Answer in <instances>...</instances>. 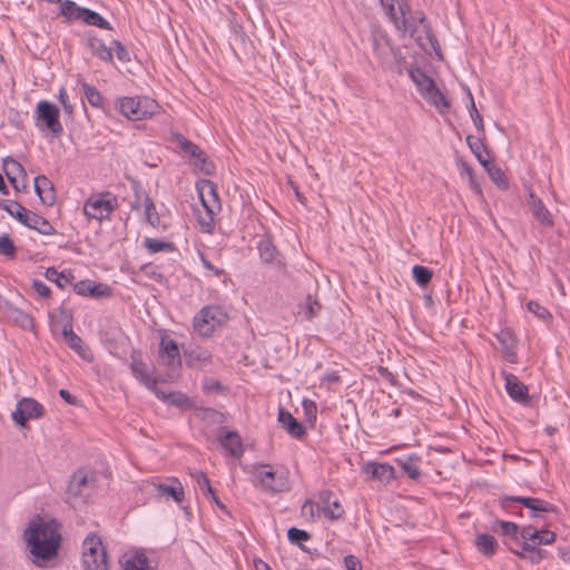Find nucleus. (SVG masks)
I'll return each mask as SVG.
<instances>
[{"mask_svg":"<svg viewBox=\"0 0 570 570\" xmlns=\"http://www.w3.org/2000/svg\"><path fill=\"white\" fill-rule=\"evenodd\" d=\"M32 562L46 567L48 561L56 558L60 548L61 535L57 524L51 522H31L24 531Z\"/></svg>","mask_w":570,"mask_h":570,"instance_id":"nucleus-1","label":"nucleus"},{"mask_svg":"<svg viewBox=\"0 0 570 570\" xmlns=\"http://www.w3.org/2000/svg\"><path fill=\"white\" fill-rule=\"evenodd\" d=\"M0 209L6 210L10 216L30 229L37 230L41 235L56 234L55 227L45 217L24 208L21 204L13 200L0 199Z\"/></svg>","mask_w":570,"mask_h":570,"instance_id":"nucleus-2","label":"nucleus"},{"mask_svg":"<svg viewBox=\"0 0 570 570\" xmlns=\"http://www.w3.org/2000/svg\"><path fill=\"white\" fill-rule=\"evenodd\" d=\"M116 107L122 116L132 121L150 118L160 109L159 104L147 96L119 98Z\"/></svg>","mask_w":570,"mask_h":570,"instance_id":"nucleus-3","label":"nucleus"},{"mask_svg":"<svg viewBox=\"0 0 570 570\" xmlns=\"http://www.w3.org/2000/svg\"><path fill=\"white\" fill-rule=\"evenodd\" d=\"M85 570H109L108 556L99 535L89 533L82 542Z\"/></svg>","mask_w":570,"mask_h":570,"instance_id":"nucleus-4","label":"nucleus"},{"mask_svg":"<svg viewBox=\"0 0 570 570\" xmlns=\"http://www.w3.org/2000/svg\"><path fill=\"white\" fill-rule=\"evenodd\" d=\"M522 504L529 511V517L532 519H543L544 513L556 512L557 507L539 498L531 497H504L501 499V507L512 514L523 515L522 511L517 512L514 505Z\"/></svg>","mask_w":570,"mask_h":570,"instance_id":"nucleus-5","label":"nucleus"},{"mask_svg":"<svg viewBox=\"0 0 570 570\" xmlns=\"http://www.w3.org/2000/svg\"><path fill=\"white\" fill-rule=\"evenodd\" d=\"M228 320L227 313L218 305L204 306L195 316L193 326L196 333L203 337H209L216 326Z\"/></svg>","mask_w":570,"mask_h":570,"instance_id":"nucleus-6","label":"nucleus"},{"mask_svg":"<svg viewBox=\"0 0 570 570\" xmlns=\"http://www.w3.org/2000/svg\"><path fill=\"white\" fill-rule=\"evenodd\" d=\"M267 464H254L249 471L253 475V483L259 485L267 492H284L289 490L287 473L266 471Z\"/></svg>","mask_w":570,"mask_h":570,"instance_id":"nucleus-7","label":"nucleus"},{"mask_svg":"<svg viewBox=\"0 0 570 570\" xmlns=\"http://www.w3.org/2000/svg\"><path fill=\"white\" fill-rule=\"evenodd\" d=\"M35 119L36 126L42 131L47 130L52 138L59 137L63 131L59 108L48 100L37 104Z\"/></svg>","mask_w":570,"mask_h":570,"instance_id":"nucleus-8","label":"nucleus"},{"mask_svg":"<svg viewBox=\"0 0 570 570\" xmlns=\"http://www.w3.org/2000/svg\"><path fill=\"white\" fill-rule=\"evenodd\" d=\"M97 483L96 473L85 469L77 470L70 478L67 493L69 499L85 500L94 492Z\"/></svg>","mask_w":570,"mask_h":570,"instance_id":"nucleus-9","label":"nucleus"},{"mask_svg":"<svg viewBox=\"0 0 570 570\" xmlns=\"http://www.w3.org/2000/svg\"><path fill=\"white\" fill-rule=\"evenodd\" d=\"M117 207V198L110 193H99L90 196L85 205L83 213L87 217L102 220L108 218Z\"/></svg>","mask_w":570,"mask_h":570,"instance_id":"nucleus-10","label":"nucleus"},{"mask_svg":"<svg viewBox=\"0 0 570 570\" xmlns=\"http://www.w3.org/2000/svg\"><path fill=\"white\" fill-rule=\"evenodd\" d=\"M385 14L389 17L395 28L402 32L409 29L410 7L405 0H380Z\"/></svg>","mask_w":570,"mask_h":570,"instance_id":"nucleus-11","label":"nucleus"},{"mask_svg":"<svg viewBox=\"0 0 570 570\" xmlns=\"http://www.w3.org/2000/svg\"><path fill=\"white\" fill-rule=\"evenodd\" d=\"M43 415V406L31 397L21 399L12 412L11 417L16 424L23 428L29 420L39 419Z\"/></svg>","mask_w":570,"mask_h":570,"instance_id":"nucleus-12","label":"nucleus"},{"mask_svg":"<svg viewBox=\"0 0 570 570\" xmlns=\"http://www.w3.org/2000/svg\"><path fill=\"white\" fill-rule=\"evenodd\" d=\"M197 191L202 202L203 207L206 212L212 215H216L220 212L222 205L216 191V186L212 180L204 179L197 183Z\"/></svg>","mask_w":570,"mask_h":570,"instance_id":"nucleus-13","label":"nucleus"},{"mask_svg":"<svg viewBox=\"0 0 570 570\" xmlns=\"http://www.w3.org/2000/svg\"><path fill=\"white\" fill-rule=\"evenodd\" d=\"M119 570H157L144 550H129L118 559Z\"/></svg>","mask_w":570,"mask_h":570,"instance_id":"nucleus-14","label":"nucleus"},{"mask_svg":"<svg viewBox=\"0 0 570 570\" xmlns=\"http://www.w3.org/2000/svg\"><path fill=\"white\" fill-rule=\"evenodd\" d=\"M159 358L169 370H176L181 365L178 344L168 335L161 336L159 345Z\"/></svg>","mask_w":570,"mask_h":570,"instance_id":"nucleus-15","label":"nucleus"},{"mask_svg":"<svg viewBox=\"0 0 570 570\" xmlns=\"http://www.w3.org/2000/svg\"><path fill=\"white\" fill-rule=\"evenodd\" d=\"M257 249L261 261L264 264L272 265L276 269H284L286 263L283 255L277 250L276 246L268 237H263L257 243Z\"/></svg>","mask_w":570,"mask_h":570,"instance_id":"nucleus-16","label":"nucleus"},{"mask_svg":"<svg viewBox=\"0 0 570 570\" xmlns=\"http://www.w3.org/2000/svg\"><path fill=\"white\" fill-rule=\"evenodd\" d=\"M130 368L132 375L141 382L147 389L154 392L157 387V380L151 376L147 364L141 360V354L138 351H132Z\"/></svg>","mask_w":570,"mask_h":570,"instance_id":"nucleus-17","label":"nucleus"},{"mask_svg":"<svg viewBox=\"0 0 570 570\" xmlns=\"http://www.w3.org/2000/svg\"><path fill=\"white\" fill-rule=\"evenodd\" d=\"M333 495V492L330 490H323L318 494V509L332 521L343 518L345 513L340 501L337 499L332 500Z\"/></svg>","mask_w":570,"mask_h":570,"instance_id":"nucleus-18","label":"nucleus"},{"mask_svg":"<svg viewBox=\"0 0 570 570\" xmlns=\"http://www.w3.org/2000/svg\"><path fill=\"white\" fill-rule=\"evenodd\" d=\"M508 395L515 402L525 404L530 401L528 386L514 374L503 373Z\"/></svg>","mask_w":570,"mask_h":570,"instance_id":"nucleus-19","label":"nucleus"},{"mask_svg":"<svg viewBox=\"0 0 570 570\" xmlns=\"http://www.w3.org/2000/svg\"><path fill=\"white\" fill-rule=\"evenodd\" d=\"M186 364L191 368H205L213 363L212 353L200 346H189L184 350Z\"/></svg>","mask_w":570,"mask_h":570,"instance_id":"nucleus-20","label":"nucleus"},{"mask_svg":"<svg viewBox=\"0 0 570 570\" xmlns=\"http://www.w3.org/2000/svg\"><path fill=\"white\" fill-rule=\"evenodd\" d=\"M218 441L232 456L239 459L243 455V441L236 431H227L224 428L220 429Z\"/></svg>","mask_w":570,"mask_h":570,"instance_id":"nucleus-21","label":"nucleus"},{"mask_svg":"<svg viewBox=\"0 0 570 570\" xmlns=\"http://www.w3.org/2000/svg\"><path fill=\"white\" fill-rule=\"evenodd\" d=\"M73 289L78 295L96 298L108 297L111 295V288L108 285L96 284L89 279L79 281L73 285Z\"/></svg>","mask_w":570,"mask_h":570,"instance_id":"nucleus-22","label":"nucleus"},{"mask_svg":"<svg viewBox=\"0 0 570 570\" xmlns=\"http://www.w3.org/2000/svg\"><path fill=\"white\" fill-rule=\"evenodd\" d=\"M277 421L294 439L301 440L306 434L305 426L284 409L279 410Z\"/></svg>","mask_w":570,"mask_h":570,"instance_id":"nucleus-23","label":"nucleus"},{"mask_svg":"<svg viewBox=\"0 0 570 570\" xmlns=\"http://www.w3.org/2000/svg\"><path fill=\"white\" fill-rule=\"evenodd\" d=\"M371 42L374 53L384 62L393 51L385 32L377 27L373 28Z\"/></svg>","mask_w":570,"mask_h":570,"instance_id":"nucleus-24","label":"nucleus"},{"mask_svg":"<svg viewBox=\"0 0 570 570\" xmlns=\"http://www.w3.org/2000/svg\"><path fill=\"white\" fill-rule=\"evenodd\" d=\"M528 205L534 218L546 227L553 226V218L549 209L544 206L542 200L537 197L532 191L529 194Z\"/></svg>","mask_w":570,"mask_h":570,"instance_id":"nucleus-25","label":"nucleus"},{"mask_svg":"<svg viewBox=\"0 0 570 570\" xmlns=\"http://www.w3.org/2000/svg\"><path fill=\"white\" fill-rule=\"evenodd\" d=\"M35 191L40 202L46 206H52L56 202L53 184L43 175L35 178Z\"/></svg>","mask_w":570,"mask_h":570,"instance_id":"nucleus-26","label":"nucleus"},{"mask_svg":"<svg viewBox=\"0 0 570 570\" xmlns=\"http://www.w3.org/2000/svg\"><path fill=\"white\" fill-rule=\"evenodd\" d=\"M363 471L381 482H390L394 479V468L387 463L368 462L363 466Z\"/></svg>","mask_w":570,"mask_h":570,"instance_id":"nucleus-27","label":"nucleus"},{"mask_svg":"<svg viewBox=\"0 0 570 570\" xmlns=\"http://www.w3.org/2000/svg\"><path fill=\"white\" fill-rule=\"evenodd\" d=\"M87 46L91 53L105 62L114 61V53L111 45L108 47L102 39L90 36L87 41Z\"/></svg>","mask_w":570,"mask_h":570,"instance_id":"nucleus-28","label":"nucleus"},{"mask_svg":"<svg viewBox=\"0 0 570 570\" xmlns=\"http://www.w3.org/2000/svg\"><path fill=\"white\" fill-rule=\"evenodd\" d=\"M155 488L158 494L165 497L166 499L171 498L177 503L184 501L185 491L181 483L177 479L173 480V484L158 483L155 484Z\"/></svg>","mask_w":570,"mask_h":570,"instance_id":"nucleus-29","label":"nucleus"},{"mask_svg":"<svg viewBox=\"0 0 570 570\" xmlns=\"http://www.w3.org/2000/svg\"><path fill=\"white\" fill-rule=\"evenodd\" d=\"M6 315L17 325H19L23 330H31L33 327L32 317L23 312L22 309L13 306L9 302L4 304Z\"/></svg>","mask_w":570,"mask_h":570,"instance_id":"nucleus-30","label":"nucleus"},{"mask_svg":"<svg viewBox=\"0 0 570 570\" xmlns=\"http://www.w3.org/2000/svg\"><path fill=\"white\" fill-rule=\"evenodd\" d=\"M85 7L78 6L72 0H62L60 3V12L68 23L73 21H82L86 12Z\"/></svg>","mask_w":570,"mask_h":570,"instance_id":"nucleus-31","label":"nucleus"},{"mask_svg":"<svg viewBox=\"0 0 570 570\" xmlns=\"http://www.w3.org/2000/svg\"><path fill=\"white\" fill-rule=\"evenodd\" d=\"M3 169L4 174L8 177L10 184L13 186L14 189H18V178L17 176H21L22 180H24L27 174L24 168L20 163H18L13 158H6L3 160Z\"/></svg>","mask_w":570,"mask_h":570,"instance_id":"nucleus-32","label":"nucleus"},{"mask_svg":"<svg viewBox=\"0 0 570 570\" xmlns=\"http://www.w3.org/2000/svg\"><path fill=\"white\" fill-rule=\"evenodd\" d=\"M431 105H433L441 114H445L450 109V104L446 97L440 91L435 83L428 89L423 95Z\"/></svg>","mask_w":570,"mask_h":570,"instance_id":"nucleus-33","label":"nucleus"},{"mask_svg":"<svg viewBox=\"0 0 570 570\" xmlns=\"http://www.w3.org/2000/svg\"><path fill=\"white\" fill-rule=\"evenodd\" d=\"M466 142L482 167H488L491 160L489 159V151L482 139L470 135L466 137Z\"/></svg>","mask_w":570,"mask_h":570,"instance_id":"nucleus-34","label":"nucleus"},{"mask_svg":"<svg viewBox=\"0 0 570 570\" xmlns=\"http://www.w3.org/2000/svg\"><path fill=\"white\" fill-rule=\"evenodd\" d=\"M156 396L171 405H175L180 409L190 407V400L187 395L180 392H171L166 394L165 392L158 390L157 387L154 390Z\"/></svg>","mask_w":570,"mask_h":570,"instance_id":"nucleus-35","label":"nucleus"},{"mask_svg":"<svg viewBox=\"0 0 570 570\" xmlns=\"http://www.w3.org/2000/svg\"><path fill=\"white\" fill-rule=\"evenodd\" d=\"M409 76L421 95L434 85V81L420 67H411L409 69Z\"/></svg>","mask_w":570,"mask_h":570,"instance_id":"nucleus-36","label":"nucleus"},{"mask_svg":"<svg viewBox=\"0 0 570 570\" xmlns=\"http://www.w3.org/2000/svg\"><path fill=\"white\" fill-rule=\"evenodd\" d=\"M475 546L478 550L482 552L484 556L491 557L497 551L498 542L493 535L482 533L475 538Z\"/></svg>","mask_w":570,"mask_h":570,"instance_id":"nucleus-37","label":"nucleus"},{"mask_svg":"<svg viewBox=\"0 0 570 570\" xmlns=\"http://www.w3.org/2000/svg\"><path fill=\"white\" fill-rule=\"evenodd\" d=\"M417 462L419 458L416 455H409L404 459L396 460V463L401 466L403 472L412 480H417L421 476V470Z\"/></svg>","mask_w":570,"mask_h":570,"instance_id":"nucleus-38","label":"nucleus"},{"mask_svg":"<svg viewBox=\"0 0 570 570\" xmlns=\"http://www.w3.org/2000/svg\"><path fill=\"white\" fill-rule=\"evenodd\" d=\"M45 276L48 281L55 282L60 288H65L67 285L71 284L73 278L70 271L58 272L55 267L47 268Z\"/></svg>","mask_w":570,"mask_h":570,"instance_id":"nucleus-39","label":"nucleus"},{"mask_svg":"<svg viewBox=\"0 0 570 570\" xmlns=\"http://www.w3.org/2000/svg\"><path fill=\"white\" fill-rule=\"evenodd\" d=\"M409 29L405 32H410L411 37L416 41V43L423 48L426 49L428 47L435 48L438 45V40L435 36L433 35V39H431V42L425 39V33L423 31V27L420 26H413L412 22H409Z\"/></svg>","mask_w":570,"mask_h":570,"instance_id":"nucleus-40","label":"nucleus"},{"mask_svg":"<svg viewBox=\"0 0 570 570\" xmlns=\"http://www.w3.org/2000/svg\"><path fill=\"white\" fill-rule=\"evenodd\" d=\"M497 527L500 528V533L502 535L509 537L515 543H519V535H520L521 530L519 529V525L517 523L510 522V521L498 520V521H495L494 525L492 527V530L497 531Z\"/></svg>","mask_w":570,"mask_h":570,"instance_id":"nucleus-41","label":"nucleus"},{"mask_svg":"<svg viewBox=\"0 0 570 570\" xmlns=\"http://www.w3.org/2000/svg\"><path fill=\"white\" fill-rule=\"evenodd\" d=\"M145 220L153 227L160 226V217L157 213L154 200L148 194H144Z\"/></svg>","mask_w":570,"mask_h":570,"instance_id":"nucleus-42","label":"nucleus"},{"mask_svg":"<svg viewBox=\"0 0 570 570\" xmlns=\"http://www.w3.org/2000/svg\"><path fill=\"white\" fill-rule=\"evenodd\" d=\"M520 549L510 548V551L517 554L520 558H527V553L535 554V558L531 557L532 561H539L543 557V551L534 544H530L529 542H520L515 543Z\"/></svg>","mask_w":570,"mask_h":570,"instance_id":"nucleus-43","label":"nucleus"},{"mask_svg":"<svg viewBox=\"0 0 570 570\" xmlns=\"http://www.w3.org/2000/svg\"><path fill=\"white\" fill-rule=\"evenodd\" d=\"M82 22L100 29L112 30L111 24L102 16L89 8L86 9Z\"/></svg>","mask_w":570,"mask_h":570,"instance_id":"nucleus-44","label":"nucleus"},{"mask_svg":"<svg viewBox=\"0 0 570 570\" xmlns=\"http://www.w3.org/2000/svg\"><path fill=\"white\" fill-rule=\"evenodd\" d=\"M321 309V303L312 295H307L305 302L299 305V311L307 320H312L317 316Z\"/></svg>","mask_w":570,"mask_h":570,"instance_id":"nucleus-45","label":"nucleus"},{"mask_svg":"<svg viewBox=\"0 0 570 570\" xmlns=\"http://www.w3.org/2000/svg\"><path fill=\"white\" fill-rule=\"evenodd\" d=\"M175 141L177 142L178 148L189 158H194L195 156L200 155V148L185 138L181 134H176L174 137Z\"/></svg>","mask_w":570,"mask_h":570,"instance_id":"nucleus-46","label":"nucleus"},{"mask_svg":"<svg viewBox=\"0 0 570 570\" xmlns=\"http://www.w3.org/2000/svg\"><path fill=\"white\" fill-rule=\"evenodd\" d=\"M497 340L499 344L501 345L502 350L505 352L508 356H515L514 353V344L515 340L511 331L509 330H502L497 335Z\"/></svg>","mask_w":570,"mask_h":570,"instance_id":"nucleus-47","label":"nucleus"},{"mask_svg":"<svg viewBox=\"0 0 570 570\" xmlns=\"http://www.w3.org/2000/svg\"><path fill=\"white\" fill-rule=\"evenodd\" d=\"M412 275L414 281L420 287H426L431 282L433 273L430 268L421 265H415L412 268Z\"/></svg>","mask_w":570,"mask_h":570,"instance_id":"nucleus-48","label":"nucleus"},{"mask_svg":"<svg viewBox=\"0 0 570 570\" xmlns=\"http://www.w3.org/2000/svg\"><path fill=\"white\" fill-rule=\"evenodd\" d=\"M492 181L500 188H508L509 183L501 168L497 167L492 161L489 163L488 167H483Z\"/></svg>","mask_w":570,"mask_h":570,"instance_id":"nucleus-49","label":"nucleus"},{"mask_svg":"<svg viewBox=\"0 0 570 570\" xmlns=\"http://www.w3.org/2000/svg\"><path fill=\"white\" fill-rule=\"evenodd\" d=\"M287 538L291 543L298 544L303 551H307L306 547L302 543L311 539L307 531L292 527L287 531Z\"/></svg>","mask_w":570,"mask_h":570,"instance_id":"nucleus-50","label":"nucleus"},{"mask_svg":"<svg viewBox=\"0 0 570 570\" xmlns=\"http://www.w3.org/2000/svg\"><path fill=\"white\" fill-rule=\"evenodd\" d=\"M82 92L85 98L92 107H102L104 98L96 87L88 83H83Z\"/></svg>","mask_w":570,"mask_h":570,"instance_id":"nucleus-51","label":"nucleus"},{"mask_svg":"<svg viewBox=\"0 0 570 570\" xmlns=\"http://www.w3.org/2000/svg\"><path fill=\"white\" fill-rule=\"evenodd\" d=\"M407 18L409 22L417 21L416 26L423 27L425 39L429 40V42H431V39H433V32L424 12L417 11L414 14H412V12L410 11Z\"/></svg>","mask_w":570,"mask_h":570,"instance_id":"nucleus-52","label":"nucleus"},{"mask_svg":"<svg viewBox=\"0 0 570 570\" xmlns=\"http://www.w3.org/2000/svg\"><path fill=\"white\" fill-rule=\"evenodd\" d=\"M194 159L195 167L198 168L203 174L210 176L215 173L214 163L206 156L203 150H200V155L195 156Z\"/></svg>","mask_w":570,"mask_h":570,"instance_id":"nucleus-53","label":"nucleus"},{"mask_svg":"<svg viewBox=\"0 0 570 570\" xmlns=\"http://www.w3.org/2000/svg\"><path fill=\"white\" fill-rule=\"evenodd\" d=\"M145 247L148 249L150 254H156L161 250H173L174 244L170 242H164L156 238H145Z\"/></svg>","mask_w":570,"mask_h":570,"instance_id":"nucleus-54","label":"nucleus"},{"mask_svg":"<svg viewBox=\"0 0 570 570\" xmlns=\"http://www.w3.org/2000/svg\"><path fill=\"white\" fill-rule=\"evenodd\" d=\"M62 335L70 348L75 351H79L81 348L82 340L73 332L72 325H63Z\"/></svg>","mask_w":570,"mask_h":570,"instance_id":"nucleus-55","label":"nucleus"},{"mask_svg":"<svg viewBox=\"0 0 570 570\" xmlns=\"http://www.w3.org/2000/svg\"><path fill=\"white\" fill-rule=\"evenodd\" d=\"M191 476L204 494L214 495V489L210 485L208 476L204 472H195Z\"/></svg>","mask_w":570,"mask_h":570,"instance_id":"nucleus-56","label":"nucleus"},{"mask_svg":"<svg viewBox=\"0 0 570 570\" xmlns=\"http://www.w3.org/2000/svg\"><path fill=\"white\" fill-rule=\"evenodd\" d=\"M469 95H470L469 112H470L471 119H472L475 128L478 129V131L484 132V125H483L482 116L480 115V112L478 111V109L475 107V104H474L471 92H469Z\"/></svg>","mask_w":570,"mask_h":570,"instance_id":"nucleus-57","label":"nucleus"},{"mask_svg":"<svg viewBox=\"0 0 570 570\" xmlns=\"http://www.w3.org/2000/svg\"><path fill=\"white\" fill-rule=\"evenodd\" d=\"M0 254L10 257H13L16 254V246L8 234L0 236Z\"/></svg>","mask_w":570,"mask_h":570,"instance_id":"nucleus-58","label":"nucleus"},{"mask_svg":"<svg viewBox=\"0 0 570 570\" xmlns=\"http://www.w3.org/2000/svg\"><path fill=\"white\" fill-rule=\"evenodd\" d=\"M111 48H112V52L115 51L116 57L118 58L119 61H121V62L130 61L129 51L125 48V46L120 41L112 40Z\"/></svg>","mask_w":570,"mask_h":570,"instance_id":"nucleus-59","label":"nucleus"},{"mask_svg":"<svg viewBox=\"0 0 570 570\" xmlns=\"http://www.w3.org/2000/svg\"><path fill=\"white\" fill-rule=\"evenodd\" d=\"M527 307L529 312L533 313L540 320H547L551 317L549 311L544 306L540 305L538 302L530 301L527 304Z\"/></svg>","mask_w":570,"mask_h":570,"instance_id":"nucleus-60","label":"nucleus"},{"mask_svg":"<svg viewBox=\"0 0 570 570\" xmlns=\"http://www.w3.org/2000/svg\"><path fill=\"white\" fill-rule=\"evenodd\" d=\"M540 533V530L528 525L521 529L520 537L524 540V542L532 541L534 546H538L537 541H539Z\"/></svg>","mask_w":570,"mask_h":570,"instance_id":"nucleus-61","label":"nucleus"},{"mask_svg":"<svg viewBox=\"0 0 570 570\" xmlns=\"http://www.w3.org/2000/svg\"><path fill=\"white\" fill-rule=\"evenodd\" d=\"M215 215H212L210 213L206 212L205 216H199L198 223L202 226V229L206 233H212L215 227L214 222Z\"/></svg>","mask_w":570,"mask_h":570,"instance_id":"nucleus-62","label":"nucleus"},{"mask_svg":"<svg viewBox=\"0 0 570 570\" xmlns=\"http://www.w3.org/2000/svg\"><path fill=\"white\" fill-rule=\"evenodd\" d=\"M540 534H539V541H537V544L538 546H547V544H552L556 542L557 540V534L552 531H549V530H540Z\"/></svg>","mask_w":570,"mask_h":570,"instance_id":"nucleus-63","label":"nucleus"},{"mask_svg":"<svg viewBox=\"0 0 570 570\" xmlns=\"http://www.w3.org/2000/svg\"><path fill=\"white\" fill-rule=\"evenodd\" d=\"M344 564L347 570H362L361 561L353 554L344 558Z\"/></svg>","mask_w":570,"mask_h":570,"instance_id":"nucleus-64","label":"nucleus"}]
</instances>
